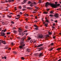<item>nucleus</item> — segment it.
I'll list each match as a JSON object with an SVG mask.
<instances>
[{
  "mask_svg": "<svg viewBox=\"0 0 61 61\" xmlns=\"http://www.w3.org/2000/svg\"><path fill=\"white\" fill-rule=\"evenodd\" d=\"M33 5H34V4H36V2H33Z\"/></svg>",
  "mask_w": 61,
  "mask_h": 61,
  "instance_id": "53",
  "label": "nucleus"
},
{
  "mask_svg": "<svg viewBox=\"0 0 61 61\" xmlns=\"http://www.w3.org/2000/svg\"><path fill=\"white\" fill-rule=\"evenodd\" d=\"M20 15H17V16H19Z\"/></svg>",
  "mask_w": 61,
  "mask_h": 61,
  "instance_id": "54",
  "label": "nucleus"
},
{
  "mask_svg": "<svg viewBox=\"0 0 61 61\" xmlns=\"http://www.w3.org/2000/svg\"><path fill=\"white\" fill-rule=\"evenodd\" d=\"M50 13L51 14H53V12L52 11H51L50 12Z\"/></svg>",
  "mask_w": 61,
  "mask_h": 61,
  "instance_id": "36",
  "label": "nucleus"
},
{
  "mask_svg": "<svg viewBox=\"0 0 61 61\" xmlns=\"http://www.w3.org/2000/svg\"><path fill=\"white\" fill-rule=\"evenodd\" d=\"M43 24L45 26H46V20L45 21V22H43Z\"/></svg>",
  "mask_w": 61,
  "mask_h": 61,
  "instance_id": "14",
  "label": "nucleus"
},
{
  "mask_svg": "<svg viewBox=\"0 0 61 61\" xmlns=\"http://www.w3.org/2000/svg\"><path fill=\"white\" fill-rule=\"evenodd\" d=\"M4 58L5 59H6V57H4Z\"/></svg>",
  "mask_w": 61,
  "mask_h": 61,
  "instance_id": "63",
  "label": "nucleus"
},
{
  "mask_svg": "<svg viewBox=\"0 0 61 61\" xmlns=\"http://www.w3.org/2000/svg\"><path fill=\"white\" fill-rule=\"evenodd\" d=\"M4 33V32H1V34L0 35V36H5V33Z\"/></svg>",
  "mask_w": 61,
  "mask_h": 61,
  "instance_id": "7",
  "label": "nucleus"
},
{
  "mask_svg": "<svg viewBox=\"0 0 61 61\" xmlns=\"http://www.w3.org/2000/svg\"><path fill=\"white\" fill-rule=\"evenodd\" d=\"M31 4L30 5V6L31 7H32L33 6V5H34V4H33V3H31Z\"/></svg>",
  "mask_w": 61,
  "mask_h": 61,
  "instance_id": "15",
  "label": "nucleus"
},
{
  "mask_svg": "<svg viewBox=\"0 0 61 61\" xmlns=\"http://www.w3.org/2000/svg\"><path fill=\"white\" fill-rule=\"evenodd\" d=\"M21 59H22V60H24V59H25V58H24V57H21Z\"/></svg>",
  "mask_w": 61,
  "mask_h": 61,
  "instance_id": "25",
  "label": "nucleus"
},
{
  "mask_svg": "<svg viewBox=\"0 0 61 61\" xmlns=\"http://www.w3.org/2000/svg\"><path fill=\"white\" fill-rule=\"evenodd\" d=\"M13 54H16V53H16V52L14 51H13Z\"/></svg>",
  "mask_w": 61,
  "mask_h": 61,
  "instance_id": "19",
  "label": "nucleus"
},
{
  "mask_svg": "<svg viewBox=\"0 0 61 61\" xmlns=\"http://www.w3.org/2000/svg\"><path fill=\"white\" fill-rule=\"evenodd\" d=\"M51 46H53V43H52L51 44Z\"/></svg>",
  "mask_w": 61,
  "mask_h": 61,
  "instance_id": "48",
  "label": "nucleus"
},
{
  "mask_svg": "<svg viewBox=\"0 0 61 61\" xmlns=\"http://www.w3.org/2000/svg\"><path fill=\"white\" fill-rule=\"evenodd\" d=\"M35 18H36V19H37V17L36 16H35Z\"/></svg>",
  "mask_w": 61,
  "mask_h": 61,
  "instance_id": "55",
  "label": "nucleus"
},
{
  "mask_svg": "<svg viewBox=\"0 0 61 61\" xmlns=\"http://www.w3.org/2000/svg\"><path fill=\"white\" fill-rule=\"evenodd\" d=\"M27 19H26L25 20H26V21H28V20H27Z\"/></svg>",
  "mask_w": 61,
  "mask_h": 61,
  "instance_id": "64",
  "label": "nucleus"
},
{
  "mask_svg": "<svg viewBox=\"0 0 61 61\" xmlns=\"http://www.w3.org/2000/svg\"><path fill=\"white\" fill-rule=\"evenodd\" d=\"M39 3H42V1L41 0H39V2H38Z\"/></svg>",
  "mask_w": 61,
  "mask_h": 61,
  "instance_id": "18",
  "label": "nucleus"
},
{
  "mask_svg": "<svg viewBox=\"0 0 61 61\" xmlns=\"http://www.w3.org/2000/svg\"><path fill=\"white\" fill-rule=\"evenodd\" d=\"M27 9H29V10H31V9H33V8H31V7H27Z\"/></svg>",
  "mask_w": 61,
  "mask_h": 61,
  "instance_id": "13",
  "label": "nucleus"
},
{
  "mask_svg": "<svg viewBox=\"0 0 61 61\" xmlns=\"http://www.w3.org/2000/svg\"><path fill=\"white\" fill-rule=\"evenodd\" d=\"M20 37H17V38L18 39H20Z\"/></svg>",
  "mask_w": 61,
  "mask_h": 61,
  "instance_id": "43",
  "label": "nucleus"
},
{
  "mask_svg": "<svg viewBox=\"0 0 61 61\" xmlns=\"http://www.w3.org/2000/svg\"><path fill=\"white\" fill-rule=\"evenodd\" d=\"M43 46V44H42L39 45L37 46H35V47H41V46Z\"/></svg>",
  "mask_w": 61,
  "mask_h": 61,
  "instance_id": "6",
  "label": "nucleus"
},
{
  "mask_svg": "<svg viewBox=\"0 0 61 61\" xmlns=\"http://www.w3.org/2000/svg\"><path fill=\"white\" fill-rule=\"evenodd\" d=\"M11 45H12V46H13V45H14V44H13V43H12Z\"/></svg>",
  "mask_w": 61,
  "mask_h": 61,
  "instance_id": "58",
  "label": "nucleus"
},
{
  "mask_svg": "<svg viewBox=\"0 0 61 61\" xmlns=\"http://www.w3.org/2000/svg\"><path fill=\"white\" fill-rule=\"evenodd\" d=\"M6 29H5L4 30V31L3 32V33H5V32H6Z\"/></svg>",
  "mask_w": 61,
  "mask_h": 61,
  "instance_id": "24",
  "label": "nucleus"
},
{
  "mask_svg": "<svg viewBox=\"0 0 61 61\" xmlns=\"http://www.w3.org/2000/svg\"><path fill=\"white\" fill-rule=\"evenodd\" d=\"M11 23L12 24H14V22L13 21H11Z\"/></svg>",
  "mask_w": 61,
  "mask_h": 61,
  "instance_id": "40",
  "label": "nucleus"
},
{
  "mask_svg": "<svg viewBox=\"0 0 61 61\" xmlns=\"http://www.w3.org/2000/svg\"><path fill=\"white\" fill-rule=\"evenodd\" d=\"M32 2H31V1H29L28 2V4H31Z\"/></svg>",
  "mask_w": 61,
  "mask_h": 61,
  "instance_id": "20",
  "label": "nucleus"
},
{
  "mask_svg": "<svg viewBox=\"0 0 61 61\" xmlns=\"http://www.w3.org/2000/svg\"><path fill=\"white\" fill-rule=\"evenodd\" d=\"M28 40H30L31 39V38H28Z\"/></svg>",
  "mask_w": 61,
  "mask_h": 61,
  "instance_id": "41",
  "label": "nucleus"
},
{
  "mask_svg": "<svg viewBox=\"0 0 61 61\" xmlns=\"http://www.w3.org/2000/svg\"><path fill=\"white\" fill-rule=\"evenodd\" d=\"M24 3H24L23 1L22 2H21V4H22V5H23V4H24Z\"/></svg>",
  "mask_w": 61,
  "mask_h": 61,
  "instance_id": "44",
  "label": "nucleus"
},
{
  "mask_svg": "<svg viewBox=\"0 0 61 61\" xmlns=\"http://www.w3.org/2000/svg\"><path fill=\"white\" fill-rule=\"evenodd\" d=\"M49 10V9H46V11H47V12H48V10Z\"/></svg>",
  "mask_w": 61,
  "mask_h": 61,
  "instance_id": "29",
  "label": "nucleus"
},
{
  "mask_svg": "<svg viewBox=\"0 0 61 61\" xmlns=\"http://www.w3.org/2000/svg\"><path fill=\"white\" fill-rule=\"evenodd\" d=\"M43 56V53H41L40 54L39 57H41Z\"/></svg>",
  "mask_w": 61,
  "mask_h": 61,
  "instance_id": "9",
  "label": "nucleus"
},
{
  "mask_svg": "<svg viewBox=\"0 0 61 61\" xmlns=\"http://www.w3.org/2000/svg\"><path fill=\"white\" fill-rule=\"evenodd\" d=\"M25 16H27L26 14V13L25 14Z\"/></svg>",
  "mask_w": 61,
  "mask_h": 61,
  "instance_id": "59",
  "label": "nucleus"
},
{
  "mask_svg": "<svg viewBox=\"0 0 61 61\" xmlns=\"http://www.w3.org/2000/svg\"><path fill=\"white\" fill-rule=\"evenodd\" d=\"M43 47H41L40 48L38 49H39L38 51H41L42 49H43Z\"/></svg>",
  "mask_w": 61,
  "mask_h": 61,
  "instance_id": "10",
  "label": "nucleus"
},
{
  "mask_svg": "<svg viewBox=\"0 0 61 61\" xmlns=\"http://www.w3.org/2000/svg\"><path fill=\"white\" fill-rule=\"evenodd\" d=\"M26 1V0H24L23 2L24 3H25Z\"/></svg>",
  "mask_w": 61,
  "mask_h": 61,
  "instance_id": "38",
  "label": "nucleus"
},
{
  "mask_svg": "<svg viewBox=\"0 0 61 61\" xmlns=\"http://www.w3.org/2000/svg\"><path fill=\"white\" fill-rule=\"evenodd\" d=\"M20 14H21V15H22V13L21 12H20Z\"/></svg>",
  "mask_w": 61,
  "mask_h": 61,
  "instance_id": "49",
  "label": "nucleus"
},
{
  "mask_svg": "<svg viewBox=\"0 0 61 61\" xmlns=\"http://www.w3.org/2000/svg\"><path fill=\"white\" fill-rule=\"evenodd\" d=\"M38 37V38H43V35H39Z\"/></svg>",
  "mask_w": 61,
  "mask_h": 61,
  "instance_id": "8",
  "label": "nucleus"
},
{
  "mask_svg": "<svg viewBox=\"0 0 61 61\" xmlns=\"http://www.w3.org/2000/svg\"><path fill=\"white\" fill-rule=\"evenodd\" d=\"M17 32V31L14 30H13V33H16Z\"/></svg>",
  "mask_w": 61,
  "mask_h": 61,
  "instance_id": "16",
  "label": "nucleus"
},
{
  "mask_svg": "<svg viewBox=\"0 0 61 61\" xmlns=\"http://www.w3.org/2000/svg\"><path fill=\"white\" fill-rule=\"evenodd\" d=\"M49 35H51V34H52V33L51 32H49Z\"/></svg>",
  "mask_w": 61,
  "mask_h": 61,
  "instance_id": "39",
  "label": "nucleus"
},
{
  "mask_svg": "<svg viewBox=\"0 0 61 61\" xmlns=\"http://www.w3.org/2000/svg\"><path fill=\"white\" fill-rule=\"evenodd\" d=\"M15 18L16 19H18V20L19 19V18H17L16 17Z\"/></svg>",
  "mask_w": 61,
  "mask_h": 61,
  "instance_id": "51",
  "label": "nucleus"
},
{
  "mask_svg": "<svg viewBox=\"0 0 61 61\" xmlns=\"http://www.w3.org/2000/svg\"><path fill=\"white\" fill-rule=\"evenodd\" d=\"M56 4H53V3H49L48 2H47L46 3V7H47V6H48V5H51V7H54V8H56V7H57L58 6H59V5H60V4H58L57 5V2H56Z\"/></svg>",
  "mask_w": 61,
  "mask_h": 61,
  "instance_id": "2",
  "label": "nucleus"
},
{
  "mask_svg": "<svg viewBox=\"0 0 61 61\" xmlns=\"http://www.w3.org/2000/svg\"><path fill=\"white\" fill-rule=\"evenodd\" d=\"M27 32V30H26L24 31V33H25V32Z\"/></svg>",
  "mask_w": 61,
  "mask_h": 61,
  "instance_id": "31",
  "label": "nucleus"
},
{
  "mask_svg": "<svg viewBox=\"0 0 61 61\" xmlns=\"http://www.w3.org/2000/svg\"><path fill=\"white\" fill-rule=\"evenodd\" d=\"M49 20L47 19V18H46V22L47 23L46 24V27L47 26V25L48 24V23H49Z\"/></svg>",
  "mask_w": 61,
  "mask_h": 61,
  "instance_id": "4",
  "label": "nucleus"
},
{
  "mask_svg": "<svg viewBox=\"0 0 61 61\" xmlns=\"http://www.w3.org/2000/svg\"><path fill=\"white\" fill-rule=\"evenodd\" d=\"M11 34V32H7L6 33V34H7V35H9V34Z\"/></svg>",
  "mask_w": 61,
  "mask_h": 61,
  "instance_id": "33",
  "label": "nucleus"
},
{
  "mask_svg": "<svg viewBox=\"0 0 61 61\" xmlns=\"http://www.w3.org/2000/svg\"><path fill=\"white\" fill-rule=\"evenodd\" d=\"M53 48H51V49H49V51H52V50H53Z\"/></svg>",
  "mask_w": 61,
  "mask_h": 61,
  "instance_id": "17",
  "label": "nucleus"
},
{
  "mask_svg": "<svg viewBox=\"0 0 61 61\" xmlns=\"http://www.w3.org/2000/svg\"><path fill=\"white\" fill-rule=\"evenodd\" d=\"M15 29H16V28H15V27H14L13 28H12L13 30H15Z\"/></svg>",
  "mask_w": 61,
  "mask_h": 61,
  "instance_id": "32",
  "label": "nucleus"
},
{
  "mask_svg": "<svg viewBox=\"0 0 61 61\" xmlns=\"http://www.w3.org/2000/svg\"><path fill=\"white\" fill-rule=\"evenodd\" d=\"M26 36H25L24 38L21 39V41L20 42V46H19V47L20 49H24V46H25V44H24V40L26 38Z\"/></svg>",
  "mask_w": 61,
  "mask_h": 61,
  "instance_id": "1",
  "label": "nucleus"
},
{
  "mask_svg": "<svg viewBox=\"0 0 61 61\" xmlns=\"http://www.w3.org/2000/svg\"><path fill=\"white\" fill-rule=\"evenodd\" d=\"M54 16L56 18H58V14L57 13H55L54 15Z\"/></svg>",
  "mask_w": 61,
  "mask_h": 61,
  "instance_id": "5",
  "label": "nucleus"
},
{
  "mask_svg": "<svg viewBox=\"0 0 61 61\" xmlns=\"http://www.w3.org/2000/svg\"><path fill=\"white\" fill-rule=\"evenodd\" d=\"M30 42L31 43H32V42H33V40H31L30 41Z\"/></svg>",
  "mask_w": 61,
  "mask_h": 61,
  "instance_id": "37",
  "label": "nucleus"
},
{
  "mask_svg": "<svg viewBox=\"0 0 61 61\" xmlns=\"http://www.w3.org/2000/svg\"><path fill=\"white\" fill-rule=\"evenodd\" d=\"M38 8H39V7H36V9H38Z\"/></svg>",
  "mask_w": 61,
  "mask_h": 61,
  "instance_id": "62",
  "label": "nucleus"
},
{
  "mask_svg": "<svg viewBox=\"0 0 61 61\" xmlns=\"http://www.w3.org/2000/svg\"><path fill=\"white\" fill-rule=\"evenodd\" d=\"M43 13L44 14H46V11H44Z\"/></svg>",
  "mask_w": 61,
  "mask_h": 61,
  "instance_id": "27",
  "label": "nucleus"
},
{
  "mask_svg": "<svg viewBox=\"0 0 61 61\" xmlns=\"http://www.w3.org/2000/svg\"><path fill=\"white\" fill-rule=\"evenodd\" d=\"M25 28L26 29H28V26H25Z\"/></svg>",
  "mask_w": 61,
  "mask_h": 61,
  "instance_id": "23",
  "label": "nucleus"
},
{
  "mask_svg": "<svg viewBox=\"0 0 61 61\" xmlns=\"http://www.w3.org/2000/svg\"><path fill=\"white\" fill-rule=\"evenodd\" d=\"M51 16V17H53L54 16V15H50L49 16Z\"/></svg>",
  "mask_w": 61,
  "mask_h": 61,
  "instance_id": "28",
  "label": "nucleus"
},
{
  "mask_svg": "<svg viewBox=\"0 0 61 61\" xmlns=\"http://www.w3.org/2000/svg\"><path fill=\"white\" fill-rule=\"evenodd\" d=\"M0 45L1 44V43H2L4 45H5V44H6V42H5V41H3V40H0Z\"/></svg>",
  "mask_w": 61,
  "mask_h": 61,
  "instance_id": "3",
  "label": "nucleus"
},
{
  "mask_svg": "<svg viewBox=\"0 0 61 61\" xmlns=\"http://www.w3.org/2000/svg\"><path fill=\"white\" fill-rule=\"evenodd\" d=\"M61 49V48H58L56 49L57 50H58V51H59V50H60Z\"/></svg>",
  "mask_w": 61,
  "mask_h": 61,
  "instance_id": "22",
  "label": "nucleus"
},
{
  "mask_svg": "<svg viewBox=\"0 0 61 61\" xmlns=\"http://www.w3.org/2000/svg\"><path fill=\"white\" fill-rule=\"evenodd\" d=\"M52 28H55V27L53 26H52Z\"/></svg>",
  "mask_w": 61,
  "mask_h": 61,
  "instance_id": "60",
  "label": "nucleus"
},
{
  "mask_svg": "<svg viewBox=\"0 0 61 61\" xmlns=\"http://www.w3.org/2000/svg\"><path fill=\"white\" fill-rule=\"evenodd\" d=\"M15 10H17V9H16V7H15Z\"/></svg>",
  "mask_w": 61,
  "mask_h": 61,
  "instance_id": "45",
  "label": "nucleus"
},
{
  "mask_svg": "<svg viewBox=\"0 0 61 61\" xmlns=\"http://www.w3.org/2000/svg\"><path fill=\"white\" fill-rule=\"evenodd\" d=\"M22 11H25V9L23 8L22 9Z\"/></svg>",
  "mask_w": 61,
  "mask_h": 61,
  "instance_id": "35",
  "label": "nucleus"
},
{
  "mask_svg": "<svg viewBox=\"0 0 61 61\" xmlns=\"http://www.w3.org/2000/svg\"><path fill=\"white\" fill-rule=\"evenodd\" d=\"M7 48H8V47H5V49H7Z\"/></svg>",
  "mask_w": 61,
  "mask_h": 61,
  "instance_id": "50",
  "label": "nucleus"
},
{
  "mask_svg": "<svg viewBox=\"0 0 61 61\" xmlns=\"http://www.w3.org/2000/svg\"><path fill=\"white\" fill-rule=\"evenodd\" d=\"M53 38L54 39H55L56 38V37L55 36H53Z\"/></svg>",
  "mask_w": 61,
  "mask_h": 61,
  "instance_id": "42",
  "label": "nucleus"
},
{
  "mask_svg": "<svg viewBox=\"0 0 61 61\" xmlns=\"http://www.w3.org/2000/svg\"><path fill=\"white\" fill-rule=\"evenodd\" d=\"M49 35H46V39H48V38H49Z\"/></svg>",
  "mask_w": 61,
  "mask_h": 61,
  "instance_id": "11",
  "label": "nucleus"
},
{
  "mask_svg": "<svg viewBox=\"0 0 61 61\" xmlns=\"http://www.w3.org/2000/svg\"><path fill=\"white\" fill-rule=\"evenodd\" d=\"M55 22H57V20H56L55 21Z\"/></svg>",
  "mask_w": 61,
  "mask_h": 61,
  "instance_id": "61",
  "label": "nucleus"
},
{
  "mask_svg": "<svg viewBox=\"0 0 61 61\" xmlns=\"http://www.w3.org/2000/svg\"><path fill=\"white\" fill-rule=\"evenodd\" d=\"M19 9H21L22 7H21V6H19Z\"/></svg>",
  "mask_w": 61,
  "mask_h": 61,
  "instance_id": "26",
  "label": "nucleus"
},
{
  "mask_svg": "<svg viewBox=\"0 0 61 61\" xmlns=\"http://www.w3.org/2000/svg\"><path fill=\"white\" fill-rule=\"evenodd\" d=\"M26 15H27V16H29L28 14H26Z\"/></svg>",
  "mask_w": 61,
  "mask_h": 61,
  "instance_id": "52",
  "label": "nucleus"
},
{
  "mask_svg": "<svg viewBox=\"0 0 61 61\" xmlns=\"http://www.w3.org/2000/svg\"><path fill=\"white\" fill-rule=\"evenodd\" d=\"M27 51L28 52H30V51H29L28 50H27Z\"/></svg>",
  "mask_w": 61,
  "mask_h": 61,
  "instance_id": "46",
  "label": "nucleus"
},
{
  "mask_svg": "<svg viewBox=\"0 0 61 61\" xmlns=\"http://www.w3.org/2000/svg\"><path fill=\"white\" fill-rule=\"evenodd\" d=\"M11 1H12V0H9L8 1L6 0L5 1V2L7 3L8 2H9V3H10V2H11Z\"/></svg>",
  "mask_w": 61,
  "mask_h": 61,
  "instance_id": "12",
  "label": "nucleus"
},
{
  "mask_svg": "<svg viewBox=\"0 0 61 61\" xmlns=\"http://www.w3.org/2000/svg\"><path fill=\"white\" fill-rule=\"evenodd\" d=\"M28 33H26L25 34L26 36H27V35H28Z\"/></svg>",
  "mask_w": 61,
  "mask_h": 61,
  "instance_id": "47",
  "label": "nucleus"
},
{
  "mask_svg": "<svg viewBox=\"0 0 61 61\" xmlns=\"http://www.w3.org/2000/svg\"><path fill=\"white\" fill-rule=\"evenodd\" d=\"M36 42V41H34L33 42L34 43H35Z\"/></svg>",
  "mask_w": 61,
  "mask_h": 61,
  "instance_id": "57",
  "label": "nucleus"
},
{
  "mask_svg": "<svg viewBox=\"0 0 61 61\" xmlns=\"http://www.w3.org/2000/svg\"><path fill=\"white\" fill-rule=\"evenodd\" d=\"M1 3H5V2L3 1H2L1 2Z\"/></svg>",
  "mask_w": 61,
  "mask_h": 61,
  "instance_id": "56",
  "label": "nucleus"
},
{
  "mask_svg": "<svg viewBox=\"0 0 61 61\" xmlns=\"http://www.w3.org/2000/svg\"><path fill=\"white\" fill-rule=\"evenodd\" d=\"M7 17L10 18H11V17H12V16H9L8 15Z\"/></svg>",
  "mask_w": 61,
  "mask_h": 61,
  "instance_id": "21",
  "label": "nucleus"
},
{
  "mask_svg": "<svg viewBox=\"0 0 61 61\" xmlns=\"http://www.w3.org/2000/svg\"><path fill=\"white\" fill-rule=\"evenodd\" d=\"M35 28L36 30H38V28L36 27V28Z\"/></svg>",
  "mask_w": 61,
  "mask_h": 61,
  "instance_id": "30",
  "label": "nucleus"
},
{
  "mask_svg": "<svg viewBox=\"0 0 61 61\" xmlns=\"http://www.w3.org/2000/svg\"><path fill=\"white\" fill-rule=\"evenodd\" d=\"M34 26L35 27H38V26H36V25H34Z\"/></svg>",
  "mask_w": 61,
  "mask_h": 61,
  "instance_id": "34",
  "label": "nucleus"
}]
</instances>
